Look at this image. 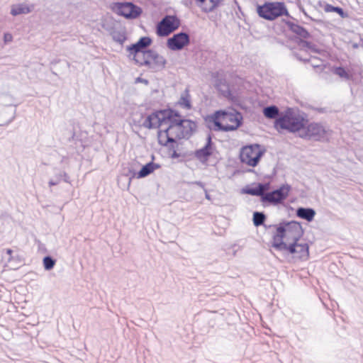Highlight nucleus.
<instances>
[{"mask_svg": "<svg viewBox=\"0 0 363 363\" xmlns=\"http://www.w3.org/2000/svg\"><path fill=\"white\" fill-rule=\"evenodd\" d=\"M286 247V248H284V251H286L291 255H296L301 259H306L309 257V246L307 243L289 242Z\"/></svg>", "mask_w": 363, "mask_h": 363, "instance_id": "2eb2a0df", "label": "nucleus"}, {"mask_svg": "<svg viewBox=\"0 0 363 363\" xmlns=\"http://www.w3.org/2000/svg\"><path fill=\"white\" fill-rule=\"evenodd\" d=\"M334 73L341 78L350 79L352 76L346 71L343 67H335Z\"/></svg>", "mask_w": 363, "mask_h": 363, "instance_id": "f704fd0d", "label": "nucleus"}, {"mask_svg": "<svg viewBox=\"0 0 363 363\" xmlns=\"http://www.w3.org/2000/svg\"><path fill=\"white\" fill-rule=\"evenodd\" d=\"M265 150L261 149V145L259 144H252L242 147L240 153V159L242 163L255 167H256Z\"/></svg>", "mask_w": 363, "mask_h": 363, "instance_id": "20e7f679", "label": "nucleus"}, {"mask_svg": "<svg viewBox=\"0 0 363 363\" xmlns=\"http://www.w3.org/2000/svg\"><path fill=\"white\" fill-rule=\"evenodd\" d=\"M359 47V45L358 43H353L352 44V48L353 49H357Z\"/></svg>", "mask_w": 363, "mask_h": 363, "instance_id": "3c124183", "label": "nucleus"}, {"mask_svg": "<svg viewBox=\"0 0 363 363\" xmlns=\"http://www.w3.org/2000/svg\"><path fill=\"white\" fill-rule=\"evenodd\" d=\"M298 45L302 48H306V49H308V50H310L311 51H312V52H313L315 53H319L318 48H317L315 45H314L313 43H312L311 42H308V41H306V40L301 39L299 40V42H298Z\"/></svg>", "mask_w": 363, "mask_h": 363, "instance_id": "72a5a7b5", "label": "nucleus"}, {"mask_svg": "<svg viewBox=\"0 0 363 363\" xmlns=\"http://www.w3.org/2000/svg\"><path fill=\"white\" fill-rule=\"evenodd\" d=\"M330 133V128L321 123L308 122L299 133V137L310 140L325 142L328 140Z\"/></svg>", "mask_w": 363, "mask_h": 363, "instance_id": "7ed1b4c3", "label": "nucleus"}, {"mask_svg": "<svg viewBox=\"0 0 363 363\" xmlns=\"http://www.w3.org/2000/svg\"><path fill=\"white\" fill-rule=\"evenodd\" d=\"M160 167V165L159 164L155 163L152 161H151L143 165L140 170L137 173H135V172H132L131 171H130V172L132 173V177H135L136 175L137 178L141 179L150 175L155 169H159Z\"/></svg>", "mask_w": 363, "mask_h": 363, "instance_id": "a211bd4d", "label": "nucleus"}, {"mask_svg": "<svg viewBox=\"0 0 363 363\" xmlns=\"http://www.w3.org/2000/svg\"><path fill=\"white\" fill-rule=\"evenodd\" d=\"M213 118L217 119L218 121L220 120L227 121L235 123V124L241 123V125L243 122L242 115L235 109H232L230 111L226 110L216 111L213 113L206 116L204 120L213 121Z\"/></svg>", "mask_w": 363, "mask_h": 363, "instance_id": "0eeeda50", "label": "nucleus"}, {"mask_svg": "<svg viewBox=\"0 0 363 363\" xmlns=\"http://www.w3.org/2000/svg\"><path fill=\"white\" fill-rule=\"evenodd\" d=\"M227 82L224 78H219L218 77L215 81V87L217 89L218 88V86H221L224 84H225Z\"/></svg>", "mask_w": 363, "mask_h": 363, "instance_id": "ea45409f", "label": "nucleus"}, {"mask_svg": "<svg viewBox=\"0 0 363 363\" xmlns=\"http://www.w3.org/2000/svg\"><path fill=\"white\" fill-rule=\"evenodd\" d=\"M287 226V233L286 241L287 244L289 242H298L303 236V230L300 223L294 220L288 221L286 224Z\"/></svg>", "mask_w": 363, "mask_h": 363, "instance_id": "4468645a", "label": "nucleus"}, {"mask_svg": "<svg viewBox=\"0 0 363 363\" xmlns=\"http://www.w3.org/2000/svg\"><path fill=\"white\" fill-rule=\"evenodd\" d=\"M162 23H167L168 28L172 30V33L179 28L180 20L177 16L167 15L162 19Z\"/></svg>", "mask_w": 363, "mask_h": 363, "instance_id": "b1692460", "label": "nucleus"}, {"mask_svg": "<svg viewBox=\"0 0 363 363\" xmlns=\"http://www.w3.org/2000/svg\"><path fill=\"white\" fill-rule=\"evenodd\" d=\"M306 123L308 118L304 113H296L293 108H287L274 121V128L294 133L302 130Z\"/></svg>", "mask_w": 363, "mask_h": 363, "instance_id": "f257e3e1", "label": "nucleus"}, {"mask_svg": "<svg viewBox=\"0 0 363 363\" xmlns=\"http://www.w3.org/2000/svg\"><path fill=\"white\" fill-rule=\"evenodd\" d=\"M286 25L289 30L301 38L306 39L311 37L309 32L303 26L291 21H286Z\"/></svg>", "mask_w": 363, "mask_h": 363, "instance_id": "412c9836", "label": "nucleus"}, {"mask_svg": "<svg viewBox=\"0 0 363 363\" xmlns=\"http://www.w3.org/2000/svg\"><path fill=\"white\" fill-rule=\"evenodd\" d=\"M177 146V143H169L167 147H168V150H169V152H172L174 150H176Z\"/></svg>", "mask_w": 363, "mask_h": 363, "instance_id": "49530a36", "label": "nucleus"}, {"mask_svg": "<svg viewBox=\"0 0 363 363\" xmlns=\"http://www.w3.org/2000/svg\"><path fill=\"white\" fill-rule=\"evenodd\" d=\"M291 190V185L284 184L277 189L265 192L262 196V203L264 206L272 205L274 206L283 204L289 196Z\"/></svg>", "mask_w": 363, "mask_h": 363, "instance_id": "39448f33", "label": "nucleus"}, {"mask_svg": "<svg viewBox=\"0 0 363 363\" xmlns=\"http://www.w3.org/2000/svg\"><path fill=\"white\" fill-rule=\"evenodd\" d=\"M43 267L45 270L50 271L52 269L56 264V259L51 256L48 255L44 257L43 259Z\"/></svg>", "mask_w": 363, "mask_h": 363, "instance_id": "2f4dec72", "label": "nucleus"}, {"mask_svg": "<svg viewBox=\"0 0 363 363\" xmlns=\"http://www.w3.org/2000/svg\"><path fill=\"white\" fill-rule=\"evenodd\" d=\"M143 62L145 66L155 70H162L165 67L167 60L164 57L159 55L155 50L148 49L143 52Z\"/></svg>", "mask_w": 363, "mask_h": 363, "instance_id": "6e6552de", "label": "nucleus"}, {"mask_svg": "<svg viewBox=\"0 0 363 363\" xmlns=\"http://www.w3.org/2000/svg\"><path fill=\"white\" fill-rule=\"evenodd\" d=\"M11 38H12V36L10 34H5L4 35V40L6 42L11 40Z\"/></svg>", "mask_w": 363, "mask_h": 363, "instance_id": "8fccbe9b", "label": "nucleus"}, {"mask_svg": "<svg viewBox=\"0 0 363 363\" xmlns=\"http://www.w3.org/2000/svg\"><path fill=\"white\" fill-rule=\"evenodd\" d=\"M176 128H179L180 135H177L179 139H189L197 130L196 122L190 120L183 118L182 120H178L174 122Z\"/></svg>", "mask_w": 363, "mask_h": 363, "instance_id": "9d476101", "label": "nucleus"}, {"mask_svg": "<svg viewBox=\"0 0 363 363\" xmlns=\"http://www.w3.org/2000/svg\"><path fill=\"white\" fill-rule=\"evenodd\" d=\"M217 91L225 98L230 99L232 97V93L230 89L228 84L226 82L223 85L218 86Z\"/></svg>", "mask_w": 363, "mask_h": 363, "instance_id": "473e14b6", "label": "nucleus"}, {"mask_svg": "<svg viewBox=\"0 0 363 363\" xmlns=\"http://www.w3.org/2000/svg\"><path fill=\"white\" fill-rule=\"evenodd\" d=\"M360 40L362 42V46L363 47V38H361Z\"/></svg>", "mask_w": 363, "mask_h": 363, "instance_id": "5fc2aeb1", "label": "nucleus"}, {"mask_svg": "<svg viewBox=\"0 0 363 363\" xmlns=\"http://www.w3.org/2000/svg\"><path fill=\"white\" fill-rule=\"evenodd\" d=\"M143 52H140V55L136 57V55H133V60H135V63L138 64L140 66H143L145 64L143 62L145 59H143Z\"/></svg>", "mask_w": 363, "mask_h": 363, "instance_id": "58836bf2", "label": "nucleus"}, {"mask_svg": "<svg viewBox=\"0 0 363 363\" xmlns=\"http://www.w3.org/2000/svg\"><path fill=\"white\" fill-rule=\"evenodd\" d=\"M152 124H156V128L162 126L164 124V120L162 119V113L160 110L152 112L150 114Z\"/></svg>", "mask_w": 363, "mask_h": 363, "instance_id": "7c9ffc66", "label": "nucleus"}, {"mask_svg": "<svg viewBox=\"0 0 363 363\" xmlns=\"http://www.w3.org/2000/svg\"><path fill=\"white\" fill-rule=\"evenodd\" d=\"M324 11L325 12H335L342 18H345L347 16V14L344 11V10L341 7L334 6L329 4H325V6H324Z\"/></svg>", "mask_w": 363, "mask_h": 363, "instance_id": "c756f323", "label": "nucleus"}, {"mask_svg": "<svg viewBox=\"0 0 363 363\" xmlns=\"http://www.w3.org/2000/svg\"><path fill=\"white\" fill-rule=\"evenodd\" d=\"M113 11L127 19H135L143 13V9L130 1L116 2L113 7Z\"/></svg>", "mask_w": 363, "mask_h": 363, "instance_id": "423d86ee", "label": "nucleus"}, {"mask_svg": "<svg viewBox=\"0 0 363 363\" xmlns=\"http://www.w3.org/2000/svg\"><path fill=\"white\" fill-rule=\"evenodd\" d=\"M211 6L208 9H206L205 11L208 13L213 11L217 6H218L220 0H209Z\"/></svg>", "mask_w": 363, "mask_h": 363, "instance_id": "4c0bfd02", "label": "nucleus"}, {"mask_svg": "<svg viewBox=\"0 0 363 363\" xmlns=\"http://www.w3.org/2000/svg\"><path fill=\"white\" fill-rule=\"evenodd\" d=\"M198 3H200V4H203L206 0H196Z\"/></svg>", "mask_w": 363, "mask_h": 363, "instance_id": "603ef678", "label": "nucleus"}, {"mask_svg": "<svg viewBox=\"0 0 363 363\" xmlns=\"http://www.w3.org/2000/svg\"><path fill=\"white\" fill-rule=\"evenodd\" d=\"M207 123V128L213 131H235L238 130L241 125V123L232 125H223L217 119L213 118V121H205Z\"/></svg>", "mask_w": 363, "mask_h": 363, "instance_id": "f3484780", "label": "nucleus"}, {"mask_svg": "<svg viewBox=\"0 0 363 363\" xmlns=\"http://www.w3.org/2000/svg\"><path fill=\"white\" fill-rule=\"evenodd\" d=\"M205 192V198L208 200V201H211V196L209 195V194L208 193V191L206 189H203Z\"/></svg>", "mask_w": 363, "mask_h": 363, "instance_id": "09e8293b", "label": "nucleus"}, {"mask_svg": "<svg viewBox=\"0 0 363 363\" xmlns=\"http://www.w3.org/2000/svg\"><path fill=\"white\" fill-rule=\"evenodd\" d=\"M215 150L216 146L212 141L211 135L208 134L205 145L201 148L196 150L194 152V156L200 162L206 164L208 161L210 157L213 155Z\"/></svg>", "mask_w": 363, "mask_h": 363, "instance_id": "f8f14e48", "label": "nucleus"}, {"mask_svg": "<svg viewBox=\"0 0 363 363\" xmlns=\"http://www.w3.org/2000/svg\"><path fill=\"white\" fill-rule=\"evenodd\" d=\"M190 43L189 35L185 32H179L174 34L172 37L167 39V46L173 51H179Z\"/></svg>", "mask_w": 363, "mask_h": 363, "instance_id": "9b49d317", "label": "nucleus"}, {"mask_svg": "<svg viewBox=\"0 0 363 363\" xmlns=\"http://www.w3.org/2000/svg\"><path fill=\"white\" fill-rule=\"evenodd\" d=\"M189 184H195V185H197L199 186V187H201L202 189H206L205 187V184L203 183L201 181H194V182H189Z\"/></svg>", "mask_w": 363, "mask_h": 363, "instance_id": "79ce46f5", "label": "nucleus"}, {"mask_svg": "<svg viewBox=\"0 0 363 363\" xmlns=\"http://www.w3.org/2000/svg\"><path fill=\"white\" fill-rule=\"evenodd\" d=\"M266 215L263 212L255 211L253 213L252 221L255 226L262 225L266 220Z\"/></svg>", "mask_w": 363, "mask_h": 363, "instance_id": "c85d7f7f", "label": "nucleus"}, {"mask_svg": "<svg viewBox=\"0 0 363 363\" xmlns=\"http://www.w3.org/2000/svg\"><path fill=\"white\" fill-rule=\"evenodd\" d=\"M257 12L259 17L274 21L280 16H289V13L282 1L265 2L263 5H257Z\"/></svg>", "mask_w": 363, "mask_h": 363, "instance_id": "f03ea898", "label": "nucleus"}, {"mask_svg": "<svg viewBox=\"0 0 363 363\" xmlns=\"http://www.w3.org/2000/svg\"><path fill=\"white\" fill-rule=\"evenodd\" d=\"M143 126L148 129L156 128V124L152 123L151 117L150 116V114L146 117L145 120L143 123Z\"/></svg>", "mask_w": 363, "mask_h": 363, "instance_id": "e433bc0d", "label": "nucleus"}, {"mask_svg": "<svg viewBox=\"0 0 363 363\" xmlns=\"http://www.w3.org/2000/svg\"><path fill=\"white\" fill-rule=\"evenodd\" d=\"M287 221L281 222L277 225V233L273 235V242L272 246L279 251H284V248H286L288 245L286 242L284 241L286 238L287 233Z\"/></svg>", "mask_w": 363, "mask_h": 363, "instance_id": "ddd939ff", "label": "nucleus"}, {"mask_svg": "<svg viewBox=\"0 0 363 363\" xmlns=\"http://www.w3.org/2000/svg\"><path fill=\"white\" fill-rule=\"evenodd\" d=\"M279 108L275 105L266 106L263 108L264 116L269 119H275L280 115Z\"/></svg>", "mask_w": 363, "mask_h": 363, "instance_id": "393cba45", "label": "nucleus"}, {"mask_svg": "<svg viewBox=\"0 0 363 363\" xmlns=\"http://www.w3.org/2000/svg\"><path fill=\"white\" fill-rule=\"evenodd\" d=\"M296 213L298 218L311 222L315 216V211L312 208L298 207Z\"/></svg>", "mask_w": 363, "mask_h": 363, "instance_id": "5701e85b", "label": "nucleus"}, {"mask_svg": "<svg viewBox=\"0 0 363 363\" xmlns=\"http://www.w3.org/2000/svg\"><path fill=\"white\" fill-rule=\"evenodd\" d=\"M312 109L314 110V111H316L317 112H318L320 113H327V111H328L326 108H315V107H313Z\"/></svg>", "mask_w": 363, "mask_h": 363, "instance_id": "a18cd8bd", "label": "nucleus"}, {"mask_svg": "<svg viewBox=\"0 0 363 363\" xmlns=\"http://www.w3.org/2000/svg\"><path fill=\"white\" fill-rule=\"evenodd\" d=\"M55 175L48 182L49 186L59 184L62 181L70 184L69 176L65 172L57 168L54 169Z\"/></svg>", "mask_w": 363, "mask_h": 363, "instance_id": "4be33fe9", "label": "nucleus"}, {"mask_svg": "<svg viewBox=\"0 0 363 363\" xmlns=\"http://www.w3.org/2000/svg\"><path fill=\"white\" fill-rule=\"evenodd\" d=\"M6 252L9 256L8 258V262H11L14 259V257L12 256L13 250L11 249H6Z\"/></svg>", "mask_w": 363, "mask_h": 363, "instance_id": "c03bdc74", "label": "nucleus"}, {"mask_svg": "<svg viewBox=\"0 0 363 363\" xmlns=\"http://www.w3.org/2000/svg\"><path fill=\"white\" fill-rule=\"evenodd\" d=\"M178 104L181 107L188 110L191 108L192 106L191 104L190 95L187 89L182 94L180 99L178 101Z\"/></svg>", "mask_w": 363, "mask_h": 363, "instance_id": "a878e982", "label": "nucleus"}, {"mask_svg": "<svg viewBox=\"0 0 363 363\" xmlns=\"http://www.w3.org/2000/svg\"><path fill=\"white\" fill-rule=\"evenodd\" d=\"M181 155L177 152L176 150H174L171 153V157L172 159H177L180 157Z\"/></svg>", "mask_w": 363, "mask_h": 363, "instance_id": "de8ad7c7", "label": "nucleus"}, {"mask_svg": "<svg viewBox=\"0 0 363 363\" xmlns=\"http://www.w3.org/2000/svg\"><path fill=\"white\" fill-rule=\"evenodd\" d=\"M135 82H140V83H143L145 84V85H148L149 84V81L146 79H144V78H141V77H138L136 78L135 79Z\"/></svg>", "mask_w": 363, "mask_h": 363, "instance_id": "37998d69", "label": "nucleus"}, {"mask_svg": "<svg viewBox=\"0 0 363 363\" xmlns=\"http://www.w3.org/2000/svg\"><path fill=\"white\" fill-rule=\"evenodd\" d=\"M30 10L28 6L24 4H18L13 6L11 10V14L16 16L23 13H28Z\"/></svg>", "mask_w": 363, "mask_h": 363, "instance_id": "cd10ccee", "label": "nucleus"}, {"mask_svg": "<svg viewBox=\"0 0 363 363\" xmlns=\"http://www.w3.org/2000/svg\"><path fill=\"white\" fill-rule=\"evenodd\" d=\"M172 33V30L169 29L167 23H163L161 20L156 26V33L160 37H166Z\"/></svg>", "mask_w": 363, "mask_h": 363, "instance_id": "bb28decb", "label": "nucleus"}, {"mask_svg": "<svg viewBox=\"0 0 363 363\" xmlns=\"http://www.w3.org/2000/svg\"><path fill=\"white\" fill-rule=\"evenodd\" d=\"M293 55L299 61H302V62H309V59L308 58H303L299 53L298 52H293Z\"/></svg>", "mask_w": 363, "mask_h": 363, "instance_id": "a19ab883", "label": "nucleus"}, {"mask_svg": "<svg viewBox=\"0 0 363 363\" xmlns=\"http://www.w3.org/2000/svg\"><path fill=\"white\" fill-rule=\"evenodd\" d=\"M160 113H162V119L164 120V124L166 123H172V121L182 120L183 118L180 113L172 108H167L160 110Z\"/></svg>", "mask_w": 363, "mask_h": 363, "instance_id": "6ab92c4d", "label": "nucleus"}, {"mask_svg": "<svg viewBox=\"0 0 363 363\" xmlns=\"http://www.w3.org/2000/svg\"><path fill=\"white\" fill-rule=\"evenodd\" d=\"M112 38L115 42H117L121 45H123L126 40L125 33L121 32H114L112 35Z\"/></svg>", "mask_w": 363, "mask_h": 363, "instance_id": "c9c22d12", "label": "nucleus"}, {"mask_svg": "<svg viewBox=\"0 0 363 363\" xmlns=\"http://www.w3.org/2000/svg\"><path fill=\"white\" fill-rule=\"evenodd\" d=\"M168 123V126L164 130H160L157 133L158 143L162 146H167L169 143H177V140H179L177 135H180L179 128L174 126V122Z\"/></svg>", "mask_w": 363, "mask_h": 363, "instance_id": "1a4fd4ad", "label": "nucleus"}, {"mask_svg": "<svg viewBox=\"0 0 363 363\" xmlns=\"http://www.w3.org/2000/svg\"><path fill=\"white\" fill-rule=\"evenodd\" d=\"M269 184L259 183L255 187H246L242 189V192L252 196H260V201L262 203V196L264 195V191L268 189Z\"/></svg>", "mask_w": 363, "mask_h": 363, "instance_id": "aec40b11", "label": "nucleus"}, {"mask_svg": "<svg viewBox=\"0 0 363 363\" xmlns=\"http://www.w3.org/2000/svg\"><path fill=\"white\" fill-rule=\"evenodd\" d=\"M15 116H13L7 123L6 124H9L10 123L13 119H14Z\"/></svg>", "mask_w": 363, "mask_h": 363, "instance_id": "864d4df0", "label": "nucleus"}, {"mask_svg": "<svg viewBox=\"0 0 363 363\" xmlns=\"http://www.w3.org/2000/svg\"><path fill=\"white\" fill-rule=\"evenodd\" d=\"M152 43V39L147 36L141 37L135 43L131 44L127 47V50L130 55H140V52H145L143 49L149 47Z\"/></svg>", "mask_w": 363, "mask_h": 363, "instance_id": "dca6fc26", "label": "nucleus"}]
</instances>
